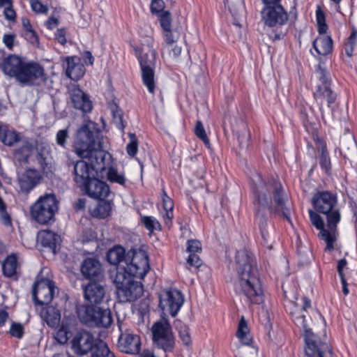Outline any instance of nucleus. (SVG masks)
I'll return each instance as SVG.
<instances>
[{
    "mask_svg": "<svg viewBox=\"0 0 357 357\" xmlns=\"http://www.w3.org/2000/svg\"><path fill=\"white\" fill-rule=\"evenodd\" d=\"M98 125L92 121L86 120L76 132L74 148L76 154L82 159L68 164L73 167L74 180L84 185L92 178V171L102 172L109 166L112 156L103 151L100 141Z\"/></svg>",
    "mask_w": 357,
    "mask_h": 357,
    "instance_id": "f257e3e1",
    "label": "nucleus"
},
{
    "mask_svg": "<svg viewBox=\"0 0 357 357\" xmlns=\"http://www.w3.org/2000/svg\"><path fill=\"white\" fill-rule=\"evenodd\" d=\"M250 180L255 197L256 217L264 243L268 249H272L273 228L266 221V211L271 210L290 222L291 207L288 196L280 182L273 180L266 183L256 171L251 174Z\"/></svg>",
    "mask_w": 357,
    "mask_h": 357,
    "instance_id": "f03ea898",
    "label": "nucleus"
},
{
    "mask_svg": "<svg viewBox=\"0 0 357 357\" xmlns=\"http://www.w3.org/2000/svg\"><path fill=\"white\" fill-rule=\"evenodd\" d=\"M238 287L250 304L260 305L264 302V293L258 270L252 254L241 250L236 255Z\"/></svg>",
    "mask_w": 357,
    "mask_h": 357,
    "instance_id": "7ed1b4c3",
    "label": "nucleus"
},
{
    "mask_svg": "<svg viewBox=\"0 0 357 357\" xmlns=\"http://www.w3.org/2000/svg\"><path fill=\"white\" fill-rule=\"evenodd\" d=\"M297 325L303 328V336L305 342V354L307 357H333V353L328 344L318 338L310 327L316 324H324V318L317 311L312 310V314H303L294 319Z\"/></svg>",
    "mask_w": 357,
    "mask_h": 357,
    "instance_id": "20e7f679",
    "label": "nucleus"
},
{
    "mask_svg": "<svg viewBox=\"0 0 357 357\" xmlns=\"http://www.w3.org/2000/svg\"><path fill=\"white\" fill-rule=\"evenodd\" d=\"M1 69L8 76L15 78L22 85H32L43 75V67L34 61L11 54L0 64Z\"/></svg>",
    "mask_w": 357,
    "mask_h": 357,
    "instance_id": "39448f33",
    "label": "nucleus"
},
{
    "mask_svg": "<svg viewBox=\"0 0 357 357\" xmlns=\"http://www.w3.org/2000/svg\"><path fill=\"white\" fill-rule=\"evenodd\" d=\"M129 264L116 266V271L110 274L117 290L133 280L135 278L142 279L149 270L148 255L144 251L139 250Z\"/></svg>",
    "mask_w": 357,
    "mask_h": 357,
    "instance_id": "423d86ee",
    "label": "nucleus"
},
{
    "mask_svg": "<svg viewBox=\"0 0 357 357\" xmlns=\"http://www.w3.org/2000/svg\"><path fill=\"white\" fill-rule=\"evenodd\" d=\"M79 321L90 327L108 328L113 324V317L109 309H104L90 305L77 307Z\"/></svg>",
    "mask_w": 357,
    "mask_h": 357,
    "instance_id": "0eeeda50",
    "label": "nucleus"
},
{
    "mask_svg": "<svg viewBox=\"0 0 357 357\" xmlns=\"http://www.w3.org/2000/svg\"><path fill=\"white\" fill-rule=\"evenodd\" d=\"M312 202L318 212L326 215L328 228L336 231L337 225L340 220L336 196L328 191L319 192L313 196Z\"/></svg>",
    "mask_w": 357,
    "mask_h": 357,
    "instance_id": "6e6552de",
    "label": "nucleus"
},
{
    "mask_svg": "<svg viewBox=\"0 0 357 357\" xmlns=\"http://www.w3.org/2000/svg\"><path fill=\"white\" fill-rule=\"evenodd\" d=\"M153 344L165 352L172 351L174 347V337L170 324L165 317L156 321L151 328Z\"/></svg>",
    "mask_w": 357,
    "mask_h": 357,
    "instance_id": "1a4fd4ad",
    "label": "nucleus"
},
{
    "mask_svg": "<svg viewBox=\"0 0 357 357\" xmlns=\"http://www.w3.org/2000/svg\"><path fill=\"white\" fill-rule=\"evenodd\" d=\"M184 299L181 292L176 289L162 291L159 294V307L162 317L171 315L175 317L180 310Z\"/></svg>",
    "mask_w": 357,
    "mask_h": 357,
    "instance_id": "9d476101",
    "label": "nucleus"
},
{
    "mask_svg": "<svg viewBox=\"0 0 357 357\" xmlns=\"http://www.w3.org/2000/svg\"><path fill=\"white\" fill-rule=\"evenodd\" d=\"M156 52L155 50L148 47L144 50L139 56L142 80L149 91L151 93L155 91L154 68L155 66Z\"/></svg>",
    "mask_w": 357,
    "mask_h": 357,
    "instance_id": "9b49d317",
    "label": "nucleus"
},
{
    "mask_svg": "<svg viewBox=\"0 0 357 357\" xmlns=\"http://www.w3.org/2000/svg\"><path fill=\"white\" fill-rule=\"evenodd\" d=\"M314 97L319 105V109L321 112L322 119L325 122L330 121L333 118V104L335 99L336 95L330 89L329 85L324 81L322 86H319L317 91L314 93Z\"/></svg>",
    "mask_w": 357,
    "mask_h": 357,
    "instance_id": "f8f14e48",
    "label": "nucleus"
},
{
    "mask_svg": "<svg viewBox=\"0 0 357 357\" xmlns=\"http://www.w3.org/2000/svg\"><path fill=\"white\" fill-rule=\"evenodd\" d=\"M97 342L91 333L86 330H80L73 338L71 347L75 354L84 356L90 351L92 353Z\"/></svg>",
    "mask_w": 357,
    "mask_h": 357,
    "instance_id": "ddd939ff",
    "label": "nucleus"
},
{
    "mask_svg": "<svg viewBox=\"0 0 357 357\" xmlns=\"http://www.w3.org/2000/svg\"><path fill=\"white\" fill-rule=\"evenodd\" d=\"M261 15L264 23L268 26H282L288 21L287 13L278 3L266 5Z\"/></svg>",
    "mask_w": 357,
    "mask_h": 357,
    "instance_id": "4468645a",
    "label": "nucleus"
},
{
    "mask_svg": "<svg viewBox=\"0 0 357 357\" xmlns=\"http://www.w3.org/2000/svg\"><path fill=\"white\" fill-rule=\"evenodd\" d=\"M119 328L121 332L118 340L119 349L126 354H138L141 348L140 337L128 329L122 331L121 326L119 324Z\"/></svg>",
    "mask_w": 357,
    "mask_h": 357,
    "instance_id": "2eb2a0df",
    "label": "nucleus"
},
{
    "mask_svg": "<svg viewBox=\"0 0 357 357\" xmlns=\"http://www.w3.org/2000/svg\"><path fill=\"white\" fill-rule=\"evenodd\" d=\"M68 94L73 107L84 113L90 112L92 109V102L89 96L77 85L73 84L68 86Z\"/></svg>",
    "mask_w": 357,
    "mask_h": 357,
    "instance_id": "dca6fc26",
    "label": "nucleus"
},
{
    "mask_svg": "<svg viewBox=\"0 0 357 357\" xmlns=\"http://www.w3.org/2000/svg\"><path fill=\"white\" fill-rule=\"evenodd\" d=\"M310 218L312 224L320 230L319 236L326 243V250H333L334 249L333 243L335 241V231L324 229V223L322 218L312 210H309Z\"/></svg>",
    "mask_w": 357,
    "mask_h": 357,
    "instance_id": "f3484780",
    "label": "nucleus"
},
{
    "mask_svg": "<svg viewBox=\"0 0 357 357\" xmlns=\"http://www.w3.org/2000/svg\"><path fill=\"white\" fill-rule=\"evenodd\" d=\"M138 253L139 251L131 250L126 254L124 248L117 245L107 252V259L108 262L112 265L118 266L123 264L127 266L131 264V260L134 258V256Z\"/></svg>",
    "mask_w": 357,
    "mask_h": 357,
    "instance_id": "a211bd4d",
    "label": "nucleus"
},
{
    "mask_svg": "<svg viewBox=\"0 0 357 357\" xmlns=\"http://www.w3.org/2000/svg\"><path fill=\"white\" fill-rule=\"evenodd\" d=\"M39 172L34 169H28L18 175L17 181L20 191L28 193L33 190L42 180Z\"/></svg>",
    "mask_w": 357,
    "mask_h": 357,
    "instance_id": "6ab92c4d",
    "label": "nucleus"
},
{
    "mask_svg": "<svg viewBox=\"0 0 357 357\" xmlns=\"http://www.w3.org/2000/svg\"><path fill=\"white\" fill-rule=\"evenodd\" d=\"M143 292L142 284L132 280L117 290V297L120 302L127 303L136 301Z\"/></svg>",
    "mask_w": 357,
    "mask_h": 357,
    "instance_id": "aec40b11",
    "label": "nucleus"
},
{
    "mask_svg": "<svg viewBox=\"0 0 357 357\" xmlns=\"http://www.w3.org/2000/svg\"><path fill=\"white\" fill-rule=\"evenodd\" d=\"M84 187L87 195L93 199H104L110 192L108 185L105 182L95 178L94 174L92 175V178Z\"/></svg>",
    "mask_w": 357,
    "mask_h": 357,
    "instance_id": "412c9836",
    "label": "nucleus"
},
{
    "mask_svg": "<svg viewBox=\"0 0 357 357\" xmlns=\"http://www.w3.org/2000/svg\"><path fill=\"white\" fill-rule=\"evenodd\" d=\"M83 275L89 280H100L102 278V269L98 260L95 258L86 259L82 266Z\"/></svg>",
    "mask_w": 357,
    "mask_h": 357,
    "instance_id": "4be33fe9",
    "label": "nucleus"
},
{
    "mask_svg": "<svg viewBox=\"0 0 357 357\" xmlns=\"http://www.w3.org/2000/svg\"><path fill=\"white\" fill-rule=\"evenodd\" d=\"M85 68L78 56L66 58V74L72 80H78L84 76Z\"/></svg>",
    "mask_w": 357,
    "mask_h": 357,
    "instance_id": "5701e85b",
    "label": "nucleus"
},
{
    "mask_svg": "<svg viewBox=\"0 0 357 357\" xmlns=\"http://www.w3.org/2000/svg\"><path fill=\"white\" fill-rule=\"evenodd\" d=\"M84 298L91 303H100L105 291L102 285L97 282H90L84 289Z\"/></svg>",
    "mask_w": 357,
    "mask_h": 357,
    "instance_id": "b1692460",
    "label": "nucleus"
},
{
    "mask_svg": "<svg viewBox=\"0 0 357 357\" xmlns=\"http://www.w3.org/2000/svg\"><path fill=\"white\" fill-rule=\"evenodd\" d=\"M45 289V277L43 275V269L40 271L38 275L36 278L35 282L32 286L31 290V296L32 300L35 305V307L38 308V307L42 308V311L40 312V317H41L42 321H45L43 314V305L44 303L42 301L38 300V294L39 291L43 290Z\"/></svg>",
    "mask_w": 357,
    "mask_h": 357,
    "instance_id": "393cba45",
    "label": "nucleus"
},
{
    "mask_svg": "<svg viewBox=\"0 0 357 357\" xmlns=\"http://www.w3.org/2000/svg\"><path fill=\"white\" fill-rule=\"evenodd\" d=\"M31 220L40 225L45 224V195H41L30 208Z\"/></svg>",
    "mask_w": 357,
    "mask_h": 357,
    "instance_id": "a878e982",
    "label": "nucleus"
},
{
    "mask_svg": "<svg viewBox=\"0 0 357 357\" xmlns=\"http://www.w3.org/2000/svg\"><path fill=\"white\" fill-rule=\"evenodd\" d=\"M313 47L319 55H327L332 52L333 40L330 36H320L314 40Z\"/></svg>",
    "mask_w": 357,
    "mask_h": 357,
    "instance_id": "bb28decb",
    "label": "nucleus"
},
{
    "mask_svg": "<svg viewBox=\"0 0 357 357\" xmlns=\"http://www.w3.org/2000/svg\"><path fill=\"white\" fill-rule=\"evenodd\" d=\"M61 312L54 305H46V324L52 328L61 326Z\"/></svg>",
    "mask_w": 357,
    "mask_h": 357,
    "instance_id": "cd10ccee",
    "label": "nucleus"
},
{
    "mask_svg": "<svg viewBox=\"0 0 357 357\" xmlns=\"http://www.w3.org/2000/svg\"><path fill=\"white\" fill-rule=\"evenodd\" d=\"M0 140L7 146H13L20 140V135L14 130H9L8 126L0 123Z\"/></svg>",
    "mask_w": 357,
    "mask_h": 357,
    "instance_id": "c85d7f7f",
    "label": "nucleus"
},
{
    "mask_svg": "<svg viewBox=\"0 0 357 357\" xmlns=\"http://www.w3.org/2000/svg\"><path fill=\"white\" fill-rule=\"evenodd\" d=\"M100 201L96 206L90 209L91 213L93 217L98 218H105L109 215L112 210V203L109 201Z\"/></svg>",
    "mask_w": 357,
    "mask_h": 357,
    "instance_id": "c756f323",
    "label": "nucleus"
},
{
    "mask_svg": "<svg viewBox=\"0 0 357 357\" xmlns=\"http://www.w3.org/2000/svg\"><path fill=\"white\" fill-rule=\"evenodd\" d=\"M236 336L244 345L250 346L252 342L248 323L243 317H241L239 321Z\"/></svg>",
    "mask_w": 357,
    "mask_h": 357,
    "instance_id": "7c9ffc66",
    "label": "nucleus"
},
{
    "mask_svg": "<svg viewBox=\"0 0 357 357\" xmlns=\"http://www.w3.org/2000/svg\"><path fill=\"white\" fill-rule=\"evenodd\" d=\"M59 208V200L54 194H46V224L48 221L54 220V214Z\"/></svg>",
    "mask_w": 357,
    "mask_h": 357,
    "instance_id": "2f4dec72",
    "label": "nucleus"
},
{
    "mask_svg": "<svg viewBox=\"0 0 357 357\" xmlns=\"http://www.w3.org/2000/svg\"><path fill=\"white\" fill-rule=\"evenodd\" d=\"M17 261L14 255H9L2 263V270L6 277L11 278L17 273Z\"/></svg>",
    "mask_w": 357,
    "mask_h": 357,
    "instance_id": "473e14b6",
    "label": "nucleus"
},
{
    "mask_svg": "<svg viewBox=\"0 0 357 357\" xmlns=\"http://www.w3.org/2000/svg\"><path fill=\"white\" fill-rule=\"evenodd\" d=\"M61 242V239L59 235L46 229V248H49L54 255L56 253L60 248Z\"/></svg>",
    "mask_w": 357,
    "mask_h": 357,
    "instance_id": "72a5a7b5",
    "label": "nucleus"
},
{
    "mask_svg": "<svg viewBox=\"0 0 357 357\" xmlns=\"http://www.w3.org/2000/svg\"><path fill=\"white\" fill-rule=\"evenodd\" d=\"M91 357H115L107 344L102 341H98L96 347L91 353Z\"/></svg>",
    "mask_w": 357,
    "mask_h": 357,
    "instance_id": "f704fd0d",
    "label": "nucleus"
},
{
    "mask_svg": "<svg viewBox=\"0 0 357 357\" xmlns=\"http://www.w3.org/2000/svg\"><path fill=\"white\" fill-rule=\"evenodd\" d=\"M225 4L228 6L235 19L239 18L243 13V0H225Z\"/></svg>",
    "mask_w": 357,
    "mask_h": 357,
    "instance_id": "c9c22d12",
    "label": "nucleus"
},
{
    "mask_svg": "<svg viewBox=\"0 0 357 357\" xmlns=\"http://www.w3.org/2000/svg\"><path fill=\"white\" fill-rule=\"evenodd\" d=\"M317 149L319 152H321V155L319 156L321 167L324 169L326 172H328L331 167V160L326 151V144L323 142H319Z\"/></svg>",
    "mask_w": 357,
    "mask_h": 357,
    "instance_id": "e433bc0d",
    "label": "nucleus"
},
{
    "mask_svg": "<svg viewBox=\"0 0 357 357\" xmlns=\"http://www.w3.org/2000/svg\"><path fill=\"white\" fill-rule=\"evenodd\" d=\"M46 287L48 289V295H46V305L59 296V289L55 282L50 279L46 278Z\"/></svg>",
    "mask_w": 357,
    "mask_h": 357,
    "instance_id": "4c0bfd02",
    "label": "nucleus"
},
{
    "mask_svg": "<svg viewBox=\"0 0 357 357\" xmlns=\"http://www.w3.org/2000/svg\"><path fill=\"white\" fill-rule=\"evenodd\" d=\"M111 110L113 115V120L116 126L121 130H123L126 123L123 120V112L116 104L111 106Z\"/></svg>",
    "mask_w": 357,
    "mask_h": 357,
    "instance_id": "58836bf2",
    "label": "nucleus"
},
{
    "mask_svg": "<svg viewBox=\"0 0 357 357\" xmlns=\"http://www.w3.org/2000/svg\"><path fill=\"white\" fill-rule=\"evenodd\" d=\"M32 146L27 142L22 143V147L15 150V153L17 159L20 161L26 160L30 155Z\"/></svg>",
    "mask_w": 357,
    "mask_h": 357,
    "instance_id": "ea45409f",
    "label": "nucleus"
},
{
    "mask_svg": "<svg viewBox=\"0 0 357 357\" xmlns=\"http://www.w3.org/2000/svg\"><path fill=\"white\" fill-rule=\"evenodd\" d=\"M107 179L114 183L123 185L126 183V178L123 174H119L116 169L110 167L107 174Z\"/></svg>",
    "mask_w": 357,
    "mask_h": 357,
    "instance_id": "a19ab883",
    "label": "nucleus"
},
{
    "mask_svg": "<svg viewBox=\"0 0 357 357\" xmlns=\"http://www.w3.org/2000/svg\"><path fill=\"white\" fill-rule=\"evenodd\" d=\"M316 17L319 33L320 34L326 33L328 29V26L326 23L325 14L319 6L317 7L316 10Z\"/></svg>",
    "mask_w": 357,
    "mask_h": 357,
    "instance_id": "79ce46f5",
    "label": "nucleus"
},
{
    "mask_svg": "<svg viewBox=\"0 0 357 357\" xmlns=\"http://www.w3.org/2000/svg\"><path fill=\"white\" fill-rule=\"evenodd\" d=\"M130 143L127 144L126 150L129 155L133 157L137 154L138 148V140L135 134L129 133Z\"/></svg>",
    "mask_w": 357,
    "mask_h": 357,
    "instance_id": "37998d69",
    "label": "nucleus"
},
{
    "mask_svg": "<svg viewBox=\"0 0 357 357\" xmlns=\"http://www.w3.org/2000/svg\"><path fill=\"white\" fill-rule=\"evenodd\" d=\"M142 221L145 227L150 231H153L154 229H161V225L160 222L153 217L144 216L142 218Z\"/></svg>",
    "mask_w": 357,
    "mask_h": 357,
    "instance_id": "c03bdc74",
    "label": "nucleus"
},
{
    "mask_svg": "<svg viewBox=\"0 0 357 357\" xmlns=\"http://www.w3.org/2000/svg\"><path fill=\"white\" fill-rule=\"evenodd\" d=\"M164 36L166 46H172L178 40L180 33L176 30L169 29L164 31Z\"/></svg>",
    "mask_w": 357,
    "mask_h": 357,
    "instance_id": "a18cd8bd",
    "label": "nucleus"
},
{
    "mask_svg": "<svg viewBox=\"0 0 357 357\" xmlns=\"http://www.w3.org/2000/svg\"><path fill=\"white\" fill-rule=\"evenodd\" d=\"M195 135L200 138L208 148L210 147L209 139L205 132V129L200 121H197L195 129Z\"/></svg>",
    "mask_w": 357,
    "mask_h": 357,
    "instance_id": "49530a36",
    "label": "nucleus"
},
{
    "mask_svg": "<svg viewBox=\"0 0 357 357\" xmlns=\"http://www.w3.org/2000/svg\"><path fill=\"white\" fill-rule=\"evenodd\" d=\"M160 22L163 31L172 29V17L169 11H165L161 14Z\"/></svg>",
    "mask_w": 357,
    "mask_h": 357,
    "instance_id": "de8ad7c7",
    "label": "nucleus"
},
{
    "mask_svg": "<svg viewBox=\"0 0 357 357\" xmlns=\"http://www.w3.org/2000/svg\"><path fill=\"white\" fill-rule=\"evenodd\" d=\"M54 338L59 343V344H65L67 342L68 340V331L67 330L61 325V327L59 330L53 334Z\"/></svg>",
    "mask_w": 357,
    "mask_h": 357,
    "instance_id": "09e8293b",
    "label": "nucleus"
},
{
    "mask_svg": "<svg viewBox=\"0 0 357 357\" xmlns=\"http://www.w3.org/2000/svg\"><path fill=\"white\" fill-rule=\"evenodd\" d=\"M179 337L184 344L188 346L191 343L189 328L186 326H183L178 330Z\"/></svg>",
    "mask_w": 357,
    "mask_h": 357,
    "instance_id": "8fccbe9b",
    "label": "nucleus"
},
{
    "mask_svg": "<svg viewBox=\"0 0 357 357\" xmlns=\"http://www.w3.org/2000/svg\"><path fill=\"white\" fill-rule=\"evenodd\" d=\"M60 15L59 12L55 10L52 16H50L46 22V26L50 29H53L58 26L59 24Z\"/></svg>",
    "mask_w": 357,
    "mask_h": 357,
    "instance_id": "3c124183",
    "label": "nucleus"
},
{
    "mask_svg": "<svg viewBox=\"0 0 357 357\" xmlns=\"http://www.w3.org/2000/svg\"><path fill=\"white\" fill-rule=\"evenodd\" d=\"M202 250L201 243L197 240H188L187 251L192 253H198Z\"/></svg>",
    "mask_w": 357,
    "mask_h": 357,
    "instance_id": "603ef678",
    "label": "nucleus"
},
{
    "mask_svg": "<svg viewBox=\"0 0 357 357\" xmlns=\"http://www.w3.org/2000/svg\"><path fill=\"white\" fill-rule=\"evenodd\" d=\"M10 333L17 338H22L24 335V328L20 324H13L10 328Z\"/></svg>",
    "mask_w": 357,
    "mask_h": 357,
    "instance_id": "864d4df0",
    "label": "nucleus"
},
{
    "mask_svg": "<svg viewBox=\"0 0 357 357\" xmlns=\"http://www.w3.org/2000/svg\"><path fill=\"white\" fill-rule=\"evenodd\" d=\"M165 50L169 59H176L181 53V47L177 45H174L173 47L172 46H166Z\"/></svg>",
    "mask_w": 357,
    "mask_h": 357,
    "instance_id": "5fc2aeb1",
    "label": "nucleus"
},
{
    "mask_svg": "<svg viewBox=\"0 0 357 357\" xmlns=\"http://www.w3.org/2000/svg\"><path fill=\"white\" fill-rule=\"evenodd\" d=\"M36 248L42 252L45 248V231L41 230L38 232L36 237Z\"/></svg>",
    "mask_w": 357,
    "mask_h": 357,
    "instance_id": "6e6d98bb",
    "label": "nucleus"
},
{
    "mask_svg": "<svg viewBox=\"0 0 357 357\" xmlns=\"http://www.w3.org/2000/svg\"><path fill=\"white\" fill-rule=\"evenodd\" d=\"M165 8V2L162 0H153L151 3V10L153 13H158Z\"/></svg>",
    "mask_w": 357,
    "mask_h": 357,
    "instance_id": "4d7b16f0",
    "label": "nucleus"
},
{
    "mask_svg": "<svg viewBox=\"0 0 357 357\" xmlns=\"http://www.w3.org/2000/svg\"><path fill=\"white\" fill-rule=\"evenodd\" d=\"M30 4L32 10L36 13H45V6L38 0H31Z\"/></svg>",
    "mask_w": 357,
    "mask_h": 357,
    "instance_id": "13d9d810",
    "label": "nucleus"
},
{
    "mask_svg": "<svg viewBox=\"0 0 357 357\" xmlns=\"http://www.w3.org/2000/svg\"><path fill=\"white\" fill-rule=\"evenodd\" d=\"M162 203L163 207L165 211H172L174 204L172 199L167 196L166 192L163 190L162 193Z\"/></svg>",
    "mask_w": 357,
    "mask_h": 357,
    "instance_id": "bf43d9fd",
    "label": "nucleus"
},
{
    "mask_svg": "<svg viewBox=\"0 0 357 357\" xmlns=\"http://www.w3.org/2000/svg\"><path fill=\"white\" fill-rule=\"evenodd\" d=\"M187 262L192 266L199 267L202 264V261L197 253L190 254Z\"/></svg>",
    "mask_w": 357,
    "mask_h": 357,
    "instance_id": "052dcab7",
    "label": "nucleus"
},
{
    "mask_svg": "<svg viewBox=\"0 0 357 357\" xmlns=\"http://www.w3.org/2000/svg\"><path fill=\"white\" fill-rule=\"evenodd\" d=\"M68 137L67 129L61 130L56 134V142L59 145L63 146Z\"/></svg>",
    "mask_w": 357,
    "mask_h": 357,
    "instance_id": "680f3d73",
    "label": "nucleus"
},
{
    "mask_svg": "<svg viewBox=\"0 0 357 357\" xmlns=\"http://www.w3.org/2000/svg\"><path fill=\"white\" fill-rule=\"evenodd\" d=\"M25 38L33 44L38 43V38L36 32L31 29L24 31Z\"/></svg>",
    "mask_w": 357,
    "mask_h": 357,
    "instance_id": "e2e57ef3",
    "label": "nucleus"
},
{
    "mask_svg": "<svg viewBox=\"0 0 357 357\" xmlns=\"http://www.w3.org/2000/svg\"><path fill=\"white\" fill-rule=\"evenodd\" d=\"M55 39L62 45L66 43V31L64 29H58L55 33Z\"/></svg>",
    "mask_w": 357,
    "mask_h": 357,
    "instance_id": "0e129e2a",
    "label": "nucleus"
},
{
    "mask_svg": "<svg viewBox=\"0 0 357 357\" xmlns=\"http://www.w3.org/2000/svg\"><path fill=\"white\" fill-rule=\"evenodd\" d=\"M3 14L6 20L9 21H15L16 18V13L12 8L11 5L8 6L3 10Z\"/></svg>",
    "mask_w": 357,
    "mask_h": 357,
    "instance_id": "69168bd1",
    "label": "nucleus"
},
{
    "mask_svg": "<svg viewBox=\"0 0 357 357\" xmlns=\"http://www.w3.org/2000/svg\"><path fill=\"white\" fill-rule=\"evenodd\" d=\"M3 42L8 48L12 49L13 47L14 36L11 34L4 35Z\"/></svg>",
    "mask_w": 357,
    "mask_h": 357,
    "instance_id": "338daca9",
    "label": "nucleus"
},
{
    "mask_svg": "<svg viewBox=\"0 0 357 357\" xmlns=\"http://www.w3.org/2000/svg\"><path fill=\"white\" fill-rule=\"evenodd\" d=\"M82 58L86 64L92 65L93 63L94 58L89 51H85L82 53Z\"/></svg>",
    "mask_w": 357,
    "mask_h": 357,
    "instance_id": "774afa93",
    "label": "nucleus"
}]
</instances>
